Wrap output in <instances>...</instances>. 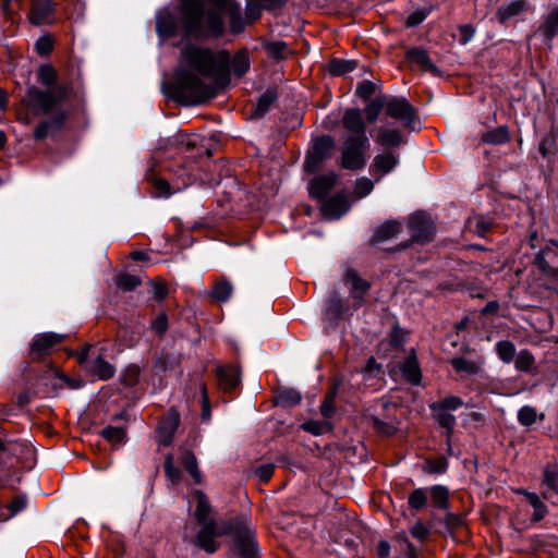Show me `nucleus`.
Masks as SVG:
<instances>
[{"instance_id": "nucleus-63", "label": "nucleus", "mask_w": 558, "mask_h": 558, "mask_svg": "<svg viewBox=\"0 0 558 558\" xmlns=\"http://www.w3.org/2000/svg\"><path fill=\"white\" fill-rule=\"evenodd\" d=\"M274 464H263L256 468L255 474L262 482H268L274 474Z\"/></svg>"}, {"instance_id": "nucleus-46", "label": "nucleus", "mask_w": 558, "mask_h": 558, "mask_svg": "<svg viewBox=\"0 0 558 558\" xmlns=\"http://www.w3.org/2000/svg\"><path fill=\"white\" fill-rule=\"evenodd\" d=\"M463 405L460 397L449 396L430 404V410L456 411Z\"/></svg>"}, {"instance_id": "nucleus-47", "label": "nucleus", "mask_w": 558, "mask_h": 558, "mask_svg": "<svg viewBox=\"0 0 558 558\" xmlns=\"http://www.w3.org/2000/svg\"><path fill=\"white\" fill-rule=\"evenodd\" d=\"M437 423L447 429V437L449 438L456 425V417L445 410H432Z\"/></svg>"}, {"instance_id": "nucleus-59", "label": "nucleus", "mask_w": 558, "mask_h": 558, "mask_svg": "<svg viewBox=\"0 0 558 558\" xmlns=\"http://www.w3.org/2000/svg\"><path fill=\"white\" fill-rule=\"evenodd\" d=\"M53 47L52 39L49 36H41L36 41L35 48L39 54H48Z\"/></svg>"}, {"instance_id": "nucleus-54", "label": "nucleus", "mask_w": 558, "mask_h": 558, "mask_svg": "<svg viewBox=\"0 0 558 558\" xmlns=\"http://www.w3.org/2000/svg\"><path fill=\"white\" fill-rule=\"evenodd\" d=\"M149 181L154 187V195L156 197H169L173 193L169 183L165 179L151 177L149 178Z\"/></svg>"}, {"instance_id": "nucleus-22", "label": "nucleus", "mask_w": 558, "mask_h": 558, "mask_svg": "<svg viewBox=\"0 0 558 558\" xmlns=\"http://www.w3.org/2000/svg\"><path fill=\"white\" fill-rule=\"evenodd\" d=\"M449 363L457 373H462L468 377L481 375L484 365L482 359L473 361L462 356L452 357Z\"/></svg>"}, {"instance_id": "nucleus-14", "label": "nucleus", "mask_w": 558, "mask_h": 558, "mask_svg": "<svg viewBox=\"0 0 558 558\" xmlns=\"http://www.w3.org/2000/svg\"><path fill=\"white\" fill-rule=\"evenodd\" d=\"M178 26V19L169 9L165 8L157 12L156 32L162 40L175 36Z\"/></svg>"}, {"instance_id": "nucleus-52", "label": "nucleus", "mask_w": 558, "mask_h": 558, "mask_svg": "<svg viewBox=\"0 0 558 558\" xmlns=\"http://www.w3.org/2000/svg\"><path fill=\"white\" fill-rule=\"evenodd\" d=\"M141 368L137 365H129L121 375V383L124 386L133 387L140 381Z\"/></svg>"}, {"instance_id": "nucleus-53", "label": "nucleus", "mask_w": 558, "mask_h": 558, "mask_svg": "<svg viewBox=\"0 0 558 558\" xmlns=\"http://www.w3.org/2000/svg\"><path fill=\"white\" fill-rule=\"evenodd\" d=\"M536 409L531 405H524L518 411V422L525 427L533 425L536 422Z\"/></svg>"}, {"instance_id": "nucleus-18", "label": "nucleus", "mask_w": 558, "mask_h": 558, "mask_svg": "<svg viewBox=\"0 0 558 558\" xmlns=\"http://www.w3.org/2000/svg\"><path fill=\"white\" fill-rule=\"evenodd\" d=\"M350 208L347 197L342 194H337L323 202L320 210L327 219H338L345 214Z\"/></svg>"}, {"instance_id": "nucleus-50", "label": "nucleus", "mask_w": 558, "mask_h": 558, "mask_svg": "<svg viewBox=\"0 0 558 558\" xmlns=\"http://www.w3.org/2000/svg\"><path fill=\"white\" fill-rule=\"evenodd\" d=\"M163 470L167 478L174 485L179 484L182 478L181 471L173 464V456L167 454L165 458Z\"/></svg>"}, {"instance_id": "nucleus-48", "label": "nucleus", "mask_w": 558, "mask_h": 558, "mask_svg": "<svg viewBox=\"0 0 558 558\" xmlns=\"http://www.w3.org/2000/svg\"><path fill=\"white\" fill-rule=\"evenodd\" d=\"M302 429L318 436L328 433L332 429V425L328 421L310 420L302 424Z\"/></svg>"}, {"instance_id": "nucleus-3", "label": "nucleus", "mask_w": 558, "mask_h": 558, "mask_svg": "<svg viewBox=\"0 0 558 558\" xmlns=\"http://www.w3.org/2000/svg\"><path fill=\"white\" fill-rule=\"evenodd\" d=\"M38 80L43 85L49 88L39 89L36 86L28 87L22 102L36 113L51 114L49 120L40 121L34 130V138L41 141L49 134L60 131L68 119V111L62 109L61 105L68 98L70 86L56 85L58 74L50 64H44L39 68Z\"/></svg>"}, {"instance_id": "nucleus-33", "label": "nucleus", "mask_w": 558, "mask_h": 558, "mask_svg": "<svg viewBox=\"0 0 558 558\" xmlns=\"http://www.w3.org/2000/svg\"><path fill=\"white\" fill-rule=\"evenodd\" d=\"M276 99L277 94L274 90L268 89L263 93L252 109L251 118L259 119L264 117Z\"/></svg>"}, {"instance_id": "nucleus-28", "label": "nucleus", "mask_w": 558, "mask_h": 558, "mask_svg": "<svg viewBox=\"0 0 558 558\" xmlns=\"http://www.w3.org/2000/svg\"><path fill=\"white\" fill-rule=\"evenodd\" d=\"M400 231L401 223L399 221H386L375 230L373 234V242L380 243L384 241H388L390 239L396 238L400 233Z\"/></svg>"}, {"instance_id": "nucleus-23", "label": "nucleus", "mask_w": 558, "mask_h": 558, "mask_svg": "<svg viewBox=\"0 0 558 558\" xmlns=\"http://www.w3.org/2000/svg\"><path fill=\"white\" fill-rule=\"evenodd\" d=\"M542 486L544 487L543 497L545 499L558 498V469L556 465L549 464L544 469Z\"/></svg>"}, {"instance_id": "nucleus-11", "label": "nucleus", "mask_w": 558, "mask_h": 558, "mask_svg": "<svg viewBox=\"0 0 558 558\" xmlns=\"http://www.w3.org/2000/svg\"><path fill=\"white\" fill-rule=\"evenodd\" d=\"M399 159L400 156L395 150H385L377 154L369 166V173L376 182H379L385 175L393 171L399 165Z\"/></svg>"}, {"instance_id": "nucleus-19", "label": "nucleus", "mask_w": 558, "mask_h": 558, "mask_svg": "<svg viewBox=\"0 0 558 558\" xmlns=\"http://www.w3.org/2000/svg\"><path fill=\"white\" fill-rule=\"evenodd\" d=\"M217 378L223 391H231L240 385V368L235 365L219 366L217 368Z\"/></svg>"}, {"instance_id": "nucleus-15", "label": "nucleus", "mask_w": 558, "mask_h": 558, "mask_svg": "<svg viewBox=\"0 0 558 558\" xmlns=\"http://www.w3.org/2000/svg\"><path fill=\"white\" fill-rule=\"evenodd\" d=\"M338 177L336 173L322 174L314 177L308 184V193L313 198L323 201L332 190Z\"/></svg>"}, {"instance_id": "nucleus-42", "label": "nucleus", "mask_w": 558, "mask_h": 558, "mask_svg": "<svg viewBox=\"0 0 558 558\" xmlns=\"http://www.w3.org/2000/svg\"><path fill=\"white\" fill-rule=\"evenodd\" d=\"M384 108L386 109L385 96H379L371 100L364 109L367 121L371 123L375 122Z\"/></svg>"}, {"instance_id": "nucleus-32", "label": "nucleus", "mask_w": 558, "mask_h": 558, "mask_svg": "<svg viewBox=\"0 0 558 558\" xmlns=\"http://www.w3.org/2000/svg\"><path fill=\"white\" fill-rule=\"evenodd\" d=\"M407 59L420 65L424 71H429L434 74L438 73L437 66L432 62L430 58L428 57L427 52L422 49H411L407 53Z\"/></svg>"}, {"instance_id": "nucleus-12", "label": "nucleus", "mask_w": 558, "mask_h": 558, "mask_svg": "<svg viewBox=\"0 0 558 558\" xmlns=\"http://www.w3.org/2000/svg\"><path fill=\"white\" fill-rule=\"evenodd\" d=\"M62 340L63 336L53 332L37 335L31 344V357L33 360L41 359L43 356L49 354L52 348L62 342Z\"/></svg>"}, {"instance_id": "nucleus-40", "label": "nucleus", "mask_w": 558, "mask_h": 558, "mask_svg": "<svg viewBox=\"0 0 558 558\" xmlns=\"http://www.w3.org/2000/svg\"><path fill=\"white\" fill-rule=\"evenodd\" d=\"M356 66L357 62L355 60L333 59L328 65V71L332 75H344L354 71Z\"/></svg>"}, {"instance_id": "nucleus-56", "label": "nucleus", "mask_w": 558, "mask_h": 558, "mask_svg": "<svg viewBox=\"0 0 558 558\" xmlns=\"http://www.w3.org/2000/svg\"><path fill=\"white\" fill-rule=\"evenodd\" d=\"M448 466V461L444 457H439L435 460H427L425 462L424 470L428 473L433 474H442L446 472Z\"/></svg>"}, {"instance_id": "nucleus-45", "label": "nucleus", "mask_w": 558, "mask_h": 558, "mask_svg": "<svg viewBox=\"0 0 558 558\" xmlns=\"http://www.w3.org/2000/svg\"><path fill=\"white\" fill-rule=\"evenodd\" d=\"M100 434L111 444H123L126 438V430L124 427L107 426Z\"/></svg>"}, {"instance_id": "nucleus-9", "label": "nucleus", "mask_w": 558, "mask_h": 558, "mask_svg": "<svg viewBox=\"0 0 558 558\" xmlns=\"http://www.w3.org/2000/svg\"><path fill=\"white\" fill-rule=\"evenodd\" d=\"M386 114L399 120L405 128H412L416 118L415 108L402 97L386 98Z\"/></svg>"}, {"instance_id": "nucleus-17", "label": "nucleus", "mask_w": 558, "mask_h": 558, "mask_svg": "<svg viewBox=\"0 0 558 558\" xmlns=\"http://www.w3.org/2000/svg\"><path fill=\"white\" fill-rule=\"evenodd\" d=\"M179 423V414L173 410L169 411L157 428V441L159 445L168 446L171 444Z\"/></svg>"}, {"instance_id": "nucleus-21", "label": "nucleus", "mask_w": 558, "mask_h": 558, "mask_svg": "<svg viewBox=\"0 0 558 558\" xmlns=\"http://www.w3.org/2000/svg\"><path fill=\"white\" fill-rule=\"evenodd\" d=\"M400 371L408 383L420 385L422 373L414 350H411L410 354L400 364Z\"/></svg>"}, {"instance_id": "nucleus-62", "label": "nucleus", "mask_w": 558, "mask_h": 558, "mask_svg": "<svg viewBox=\"0 0 558 558\" xmlns=\"http://www.w3.org/2000/svg\"><path fill=\"white\" fill-rule=\"evenodd\" d=\"M355 92L361 98H368L375 93V84L371 81H363L357 85Z\"/></svg>"}, {"instance_id": "nucleus-51", "label": "nucleus", "mask_w": 558, "mask_h": 558, "mask_svg": "<svg viewBox=\"0 0 558 558\" xmlns=\"http://www.w3.org/2000/svg\"><path fill=\"white\" fill-rule=\"evenodd\" d=\"M336 389L330 390L320 404V413L326 420L331 418L336 412Z\"/></svg>"}, {"instance_id": "nucleus-37", "label": "nucleus", "mask_w": 558, "mask_h": 558, "mask_svg": "<svg viewBox=\"0 0 558 558\" xmlns=\"http://www.w3.org/2000/svg\"><path fill=\"white\" fill-rule=\"evenodd\" d=\"M232 291V284L228 280L222 279L215 283L210 292V296L217 302H227L230 299Z\"/></svg>"}, {"instance_id": "nucleus-13", "label": "nucleus", "mask_w": 558, "mask_h": 558, "mask_svg": "<svg viewBox=\"0 0 558 558\" xmlns=\"http://www.w3.org/2000/svg\"><path fill=\"white\" fill-rule=\"evenodd\" d=\"M28 20L33 25L50 24L54 21V7L50 0H32Z\"/></svg>"}, {"instance_id": "nucleus-41", "label": "nucleus", "mask_w": 558, "mask_h": 558, "mask_svg": "<svg viewBox=\"0 0 558 558\" xmlns=\"http://www.w3.org/2000/svg\"><path fill=\"white\" fill-rule=\"evenodd\" d=\"M535 359L529 350H521L514 359V366L520 372L532 373Z\"/></svg>"}, {"instance_id": "nucleus-30", "label": "nucleus", "mask_w": 558, "mask_h": 558, "mask_svg": "<svg viewBox=\"0 0 558 558\" xmlns=\"http://www.w3.org/2000/svg\"><path fill=\"white\" fill-rule=\"evenodd\" d=\"M538 32L547 43L551 41L555 36H558V8L554 9L544 19Z\"/></svg>"}, {"instance_id": "nucleus-57", "label": "nucleus", "mask_w": 558, "mask_h": 558, "mask_svg": "<svg viewBox=\"0 0 558 558\" xmlns=\"http://www.w3.org/2000/svg\"><path fill=\"white\" fill-rule=\"evenodd\" d=\"M26 506V499L22 496H17L15 497L9 505H8V510H9V514L3 517L2 520H8L9 518L15 515L17 512H20L21 510H23Z\"/></svg>"}, {"instance_id": "nucleus-31", "label": "nucleus", "mask_w": 558, "mask_h": 558, "mask_svg": "<svg viewBox=\"0 0 558 558\" xmlns=\"http://www.w3.org/2000/svg\"><path fill=\"white\" fill-rule=\"evenodd\" d=\"M518 494H522L526 497L529 504L533 508L532 521L539 522L547 514V507L541 500L539 496L535 493H530L526 489H518Z\"/></svg>"}, {"instance_id": "nucleus-27", "label": "nucleus", "mask_w": 558, "mask_h": 558, "mask_svg": "<svg viewBox=\"0 0 558 558\" xmlns=\"http://www.w3.org/2000/svg\"><path fill=\"white\" fill-rule=\"evenodd\" d=\"M86 369L101 380H107L113 377L116 373L114 366L107 362L101 355L92 360L86 366Z\"/></svg>"}, {"instance_id": "nucleus-20", "label": "nucleus", "mask_w": 558, "mask_h": 558, "mask_svg": "<svg viewBox=\"0 0 558 558\" xmlns=\"http://www.w3.org/2000/svg\"><path fill=\"white\" fill-rule=\"evenodd\" d=\"M344 280L345 282L351 283V298L356 302L357 305H361L364 301V295L369 290V283L362 279L353 269L347 270L344 275Z\"/></svg>"}, {"instance_id": "nucleus-44", "label": "nucleus", "mask_w": 558, "mask_h": 558, "mask_svg": "<svg viewBox=\"0 0 558 558\" xmlns=\"http://www.w3.org/2000/svg\"><path fill=\"white\" fill-rule=\"evenodd\" d=\"M496 352L504 363H510L515 356V347L509 340H501L496 343Z\"/></svg>"}, {"instance_id": "nucleus-34", "label": "nucleus", "mask_w": 558, "mask_h": 558, "mask_svg": "<svg viewBox=\"0 0 558 558\" xmlns=\"http://www.w3.org/2000/svg\"><path fill=\"white\" fill-rule=\"evenodd\" d=\"M481 138H482V142H484V143L500 145V144L507 143L510 137H509L508 128L505 125H501V126L495 128L493 130L486 131L482 135Z\"/></svg>"}, {"instance_id": "nucleus-60", "label": "nucleus", "mask_w": 558, "mask_h": 558, "mask_svg": "<svg viewBox=\"0 0 558 558\" xmlns=\"http://www.w3.org/2000/svg\"><path fill=\"white\" fill-rule=\"evenodd\" d=\"M404 340H405V333L402 331L401 328H399L398 326H395L390 333L389 344L393 349H398L404 343Z\"/></svg>"}, {"instance_id": "nucleus-7", "label": "nucleus", "mask_w": 558, "mask_h": 558, "mask_svg": "<svg viewBox=\"0 0 558 558\" xmlns=\"http://www.w3.org/2000/svg\"><path fill=\"white\" fill-rule=\"evenodd\" d=\"M533 266L550 283H558V242L549 241L535 255Z\"/></svg>"}, {"instance_id": "nucleus-2", "label": "nucleus", "mask_w": 558, "mask_h": 558, "mask_svg": "<svg viewBox=\"0 0 558 558\" xmlns=\"http://www.w3.org/2000/svg\"><path fill=\"white\" fill-rule=\"evenodd\" d=\"M206 8L202 0H183L180 5V23L185 38H218L225 33L222 14L229 15L230 29L240 33L245 27L241 5L233 0H209Z\"/></svg>"}, {"instance_id": "nucleus-49", "label": "nucleus", "mask_w": 558, "mask_h": 558, "mask_svg": "<svg viewBox=\"0 0 558 558\" xmlns=\"http://www.w3.org/2000/svg\"><path fill=\"white\" fill-rule=\"evenodd\" d=\"M301 393L293 389H286L278 393L277 403L282 407H293L301 402Z\"/></svg>"}, {"instance_id": "nucleus-43", "label": "nucleus", "mask_w": 558, "mask_h": 558, "mask_svg": "<svg viewBox=\"0 0 558 558\" xmlns=\"http://www.w3.org/2000/svg\"><path fill=\"white\" fill-rule=\"evenodd\" d=\"M231 69L236 76H243L248 71L250 60L246 51H240L233 57Z\"/></svg>"}, {"instance_id": "nucleus-4", "label": "nucleus", "mask_w": 558, "mask_h": 558, "mask_svg": "<svg viewBox=\"0 0 558 558\" xmlns=\"http://www.w3.org/2000/svg\"><path fill=\"white\" fill-rule=\"evenodd\" d=\"M234 550L239 558H258L255 532L246 515L234 518Z\"/></svg>"}, {"instance_id": "nucleus-64", "label": "nucleus", "mask_w": 558, "mask_h": 558, "mask_svg": "<svg viewBox=\"0 0 558 558\" xmlns=\"http://www.w3.org/2000/svg\"><path fill=\"white\" fill-rule=\"evenodd\" d=\"M167 328H168V318L165 314L158 315L151 323V329L158 335L165 333Z\"/></svg>"}, {"instance_id": "nucleus-16", "label": "nucleus", "mask_w": 558, "mask_h": 558, "mask_svg": "<svg viewBox=\"0 0 558 558\" xmlns=\"http://www.w3.org/2000/svg\"><path fill=\"white\" fill-rule=\"evenodd\" d=\"M342 125L350 133L348 137H361L366 135V124L362 111L357 108H351L344 111Z\"/></svg>"}, {"instance_id": "nucleus-6", "label": "nucleus", "mask_w": 558, "mask_h": 558, "mask_svg": "<svg viewBox=\"0 0 558 558\" xmlns=\"http://www.w3.org/2000/svg\"><path fill=\"white\" fill-rule=\"evenodd\" d=\"M201 525L202 529L197 533L196 544L206 553L214 554L219 547L216 538L233 532L234 519L230 522L209 520L207 523Z\"/></svg>"}, {"instance_id": "nucleus-39", "label": "nucleus", "mask_w": 558, "mask_h": 558, "mask_svg": "<svg viewBox=\"0 0 558 558\" xmlns=\"http://www.w3.org/2000/svg\"><path fill=\"white\" fill-rule=\"evenodd\" d=\"M428 498L427 488H415L413 489L408 498V505L412 510L420 511L425 508Z\"/></svg>"}, {"instance_id": "nucleus-8", "label": "nucleus", "mask_w": 558, "mask_h": 558, "mask_svg": "<svg viewBox=\"0 0 558 558\" xmlns=\"http://www.w3.org/2000/svg\"><path fill=\"white\" fill-rule=\"evenodd\" d=\"M333 147L335 141L331 136L317 138L312 150L306 156L304 169L311 173L317 171L322 162L331 156Z\"/></svg>"}, {"instance_id": "nucleus-35", "label": "nucleus", "mask_w": 558, "mask_h": 558, "mask_svg": "<svg viewBox=\"0 0 558 558\" xmlns=\"http://www.w3.org/2000/svg\"><path fill=\"white\" fill-rule=\"evenodd\" d=\"M197 505L195 509V518L199 524L207 523L210 519L209 513L211 511V507L206 495L202 490H196Z\"/></svg>"}, {"instance_id": "nucleus-55", "label": "nucleus", "mask_w": 558, "mask_h": 558, "mask_svg": "<svg viewBox=\"0 0 558 558\" xmlns=\"http://www.w3.org/2000/svg\"><path fill=\"white\" fill-rule=\"evenodd\" d=\"M373 189H374V182L366 177L359 178L355 181L354 193H355L356 197H359V198H363V197L367 196L368 194H371Z\"/></svg>"}, {"instance_id": "nucleus-61", "label": "nucleus", "mask_w": 558, "mask_h": 558, "mask_svg": "<svg viewBox=\"0 0 558 558\" xmlns=\"http://www.w3.org/2000/svg\"><path fill=\"white\" fill-rule=\"evenodd\" d=\"M260 13L262 9L259 4L251 1L246 2L245 16L248 23H253L254 21H256L260 16Z\"/></svg>"}, {"instance_id": "nucleus-29", "label": "nucleus", "mask_w": 558, "mask_h": 558, "mask_svg": "<svg viewBox=\"0 0 558 558\" xmlns=\"http://www.w3.org/2000/svg\"><path fill=\"white\" fill-rule=\"evenodd\" d=\"M179 460L186 472L193 477L195 483L201 484L203 482V476L198 470L197 459L194 453L191 450L184 449L182 450Z\"/></svg>"}, {"instance_id": "nucleus-25", "label": "nucleus", "mask_w": 558, "mask_h": 558, "mask_svg": "<svg viewBox=\"0 0 558 558\" xmlns=\"http://www.w3.org/2000/svg\"><path fill=\"white\" fill-rule=\"evenodd\" d=\"M398 408L392 405L388 408V412H396ZM371 422L373 427L380 434L390 436L396 433L399 422L396 418V415L392 413H388L385 417L372 416Z\"/></svg>"}, {"instance_id": "nucleus-26", "label": "nucleus", "mask_w": 558, "mask_h": 558, "mask_svg": "<svg viewBox=\"0 0 558 558\" xmlns=\"http://www.w3.org/2000/svg\"><path fill=\"white\" fill-rule=\"evenodd\" d=\"M526 9L527 5L524 0H513L499 7L495 13V19L500 24H505L510 19L526 11Z\"/></svg>"}, {"instance_id": "nucleus-38", "label": "nucleus", "mask_w": 558, "mask_h": 558, "mask_svg": "<svg viewBox=\"0 0 558 558\" xmlns=\"http://www.w3.org/2000/svg\"><path fill=\"white\" fill-rule=\"evenodd\" d=\"M430 498L435 507L440 509H448L449 507V490L442 485H435L429 489Z\"/></svg>"}, {"instance_id": "nucleus-58", "label": "nucleus", "mask_w": 558, "mask_h": 558, "mask_svg": "<svg viewBox=\"0 0 558 558\" xmlns=\"http://www.w3.org/2000/svg\"><path fill=\"white\" fill-rule=\"evenodd\" d=\"M174 144L181 151L187 153L195 147V142L186 134H179L174 137Z\"/></svg>"}, {"instance_id": "nucleus-10", "label": "nucleus", "mask_w": 558, "mask_h": 558, "mask_svg": "<svg viewBox=\"0 0 558 558\" xmlns=\"http://www.w3.org/2000/svg\"><path fill=\"white\" fill-rule=\"evenodd\" d=\"M409 229L413 241L427 243L433 240L435 227L433 221L425 214L417 213L409 221Z\"/></svg>"}, {"instance_id": "nucleus-1", "label": "nucleus", "mask_w": 558, "mask_h": 558, "mask_svg": "<svg viewBox=\"0 0 558 558\" xmlns=\"http://www.w3.org/2000/svg\"><path fill=\"white\" fill-rule=\"evenodd\" d=\"M180 68L171 85L172 97L184 105H199L214 98L229 84L230 60L227 51L214 52L193 44L181 50Z\"/></svg>"}, {"instance_id": "nucleus-24", "label": "nucleus", "mask_w": 558, "mask_h": 558, "mask_svg": "<svg viewBox=\"0 0 558 558\" xmlns=\"http://www.w3.org/2000/svg\"><path fill=\"white\" fill-rule=\"evenodd\" d=\"M374 140L387 150H393L392 148L399 147L404 142L401 131L387 128H380Z\"/></svg>"}, {"instance_id": "nucleus-5", "label": "nucleus", "mask_w": 558, "mask_h": 558, "mask_svg": "<svg viewBox=\"0 0 558 558\" xmlns=\"http://www.w3.org/2000/svg\"><path fill=\"white\" fill-rule=\"evenodd\" d=\"M369 147L367 135L347 137L342 143L339 165L347 170H360L366 165V150Z\"/></svg>"}, {"instance_id": "nucleus-36", "label": "nucleus", "mask_w": 558, "mask_h": 558, "mask_svg": "<svg viewBox=\"0 0 558 558\" xmlns=\"http://www.w3.org/2000/svg\"><path fill=\"white\" fill-rule=\"evenodd\" d=\"M114 283L121 291L129 292L141 286L142 281L135 275L122 272L114 277Z\"/></svg>"}]
</instances>
